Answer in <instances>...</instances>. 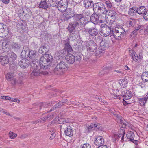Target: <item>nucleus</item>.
<instances>
[{
	"label": "nucleus",
	"instance_id": "obj_58",
	"mask_svg": "<svg viewBox=\"0 0 148 148\" xmlns=\"http://www.w3.org/2000/svg\"><path fill=\"white\" fill-rule=\"evenodd\" d=\"M116 117V120L117 122L118 123H119L120 121V119H122V117L120 115H119L116 114L115 115Z\"/></svg>",
	"mask_w": 148,
	"mask_h": 148
},
{
	"label": "nucleus",
	"instance_id": "obj_38",
	"mask_svg": "<svg viewBox=\"0 0 148 148\" xmlns=\"http://www.w3.org/2000/svg\"><path fill=\"white\" fill-rule=\"evenodd\" d=\"M105 1V3L106 6V9L107 12L108 10L112 8V5L111 2L109 0H106V1Z\"/></svg>",
	"mask_w": 148,
	"mask_h": 148
},
{
	"label": "nucleus",
	"instance_id": "obj_48",
	"mask_svg": "<svg viewBox=\"0 0 148 148\" xmlns=\"http://www.w3.org/2000/svg\"><path fill=\"white\" fill-rule=\"evenodd\" d=\"M109 19L110 20L108 21V22H107V23L108 22V26L111 27L113 29L114 25L113 23L115 22V20L110 18H109Z\"/></svg>",
	"mask_w": 148,
	"mask_h": 148
},
{
	"label": "nucleus",
	"instance_id": "obj_56",
	"mask_svg": "<svg viewBox=\"0 0 148 148\" xmlns=\"http://www.w3.org/2000/svg\"><path fill=\"white\" fill-rule=\"evenodd\" d=\"M137 33H138L136 32V31L134 30L130 34V36L131 37L133 38L137 35Z\"/></svg>",
	"mask_w": 148,
	"mask_h": 148
},
{
	"label": "nucleus",
	"instance_id": "obj_29",
	"mask_svg": "<svg viewBox=\"0 0 148 148\" xmlns=\"http://www.w3.org/2000/svg\"><path fill=\"white\" fill-rule=\"evenodd\" d=\"M49 51L48 47L47 46H42L39 49V52L44 54L47 53Z\"/></svg>",
	"mask_w": 148,
	"mask_h": 148
},
{
	"label": "nucleus",
	"instance_id": "obj_23",
	"mask_svg": "<svg viewBox=\"0 0 148 148\" xmlns=\"http://www.w3.org/2000/svg\"><path fill=\"white\" fill-rule=\"evenodd\" d=\"M139 56H138L136 53L134 51H132V53L131 54L133 59L136 61L138 60H141L143 58V57L142 56H140V54H139Z\"/></svg>",
	"mask_w": 148,
	"mask_h": 148
},
{
	"label": "nucleus",
	"instance_id": "obj_22",
	"mask_svg": "<svg viewBox=\"0 0 148 148\" xmlns=\"http://www.w3.org/2000/svg\"><path fill=\"white\" fill-rule=\"evenodd\" d=\"M10 60L8 56H1L0 57V62L2 65H4L8 64Z\"/></svg>",
	"mask_w": 148,
	"mask_h": 148
},
{
	"label": "nucleus",
	"instance_id": "obj_18",
	"mask_svg": "<svg viewBox=\"0 0 148 148\" xmlns=\"http://www.w3.org/2000/svg\"><path fill=\"white\" fill-rule=\"evenodd\" d=\"M122 95H123V99L125 100L130 99L132 97V93L129 90H125L122 91Z\"/></svg>",
	"mask_w": 148,
	"mask_h": 148
},
{
	"label": "nucleus",
	"instance_id": "obj_28",
	"mask_svg": "<svg viewBox=\"0 0 148 148\" xmlns=\"http://www.w3.org/2000/svg\"><path fill=\"white\" fill-rule=\"evenodd\" d=\"M6 28V26L3 24L0 23V37L3 38L6 36L4 33Z\"/></svg>",
	"mask_w": 148,
	"mask_h": 148
},
{
	"label": "nucleus",
	"instance_id": "obj_2",
	"mask_svg": "<svg viewBox=\"0 0 148 148\" xmlns=\"http://www.w3.org/2000/svg\"><path fill=\"white\" fill-rule=\"evenodd\" d=\"M52 59V56L48 54H45L41 57L39 62L40 68L44 69H47L51 65Z\"/></svg>",
	"mask_w": 148,
	"mask_h": 148
},
{
	"label": "nucleus",
	"instance_id": "obj_62",
	"mask_svg": "<svg viewBox=\"0 0 148 148\" xmlns=\"http://www.w3.org/2000/svg\"><path fill=\"white\" fill-rule=\"evenodd\" d=\"M85 14L87 16H90L91 14L90 11L87 10L85 11Z\"/></svg>",
	"mask_w": 148,
	"mask_h": 148
},
{
	"label": "nucleus",
	"instance_id": "obj_31",
	"mask_svg": "<svg viewBox=\"0 0 148 148\" xmlns=\"http://www.w3.org/2000/svg\"><path fill=\"white\" fill-rule=\"evenodd\" d=\"M39 7L40 8L47 9L50 7L49 5L48 4L47 1V2L45 0L41 1L40 3L39 4Z\"/></svg>",
	"mask_w": 148,
	"mask_h": 148
},
{
	"label": "nucleus",
	"instance_id": "obj_63",
	"mask_svg": "<svg viewBox=\"0 0 148 148\" xmlns=\"http://www.w3.org/2000/svg\"><path fill=\"white\" fill-rule=\"evenodd\" d=\"M56 134L55 133L53 132L52 134L50 137L49 139L50 140H52L54 139L56 137Z\"/></svg>",
	"mask_w": 148,
	"mask_h": 148
},
{
	"label": "nucleus",
	"instance_id": "obj_25",
	"mask_svg": "<svg viewBox=\"0 0 148 148\" xmlns=\"http://www.w3.org/2000/svg\"><path fill=\"white\" fill-rule=\"evenodd\" d=\"M51 105L52 103H40L38 104H35V105L37 106V108H39L40 110H41L42 108H47Z\"/></svg>",
	"mask_w": 148,
	"mask_h": 148
},
{
	"label": "nucleus",
	"instance_id": "obj_12",
	"mask_svg": "<svg viewBox=\"0 0 148 148\" xmlns=\"http://www.w3.org/2000/svg\"><path fill=\"white\" fill-rule=\"evenodd\" d=\"M62 126V128L64 130L65 135L69 136H73V130L70 125L66 127V125L63 124Z\"/></svg>",
	"mask_w": 148,
	"mask_h": 148
},
{
	"label": "nucleus",
	"instance_id": "obj_27",
	"mask_svg": "<svg viewBox=\"0 0 148 148\" xmlns=\"http://www.w3.org/2000/svg\"><path fill=\"white\" fill-rule=\"evenodd\" d=\"M70 15L69 13L68 14L67 12L66 13H64L61 16L60 19L63 21H68L73 16L72 15Z\"/></svg>",
	"mask_w": 148,
	"mask_h": 148
},
{
	"label": "nucleus",
	"instance_id": "obj_49",
	"mask_svg": "<svg viewBox=\"0 0 148 148\" xmlns=\"http://www.w3.org/2000/svg\"><path fill=\"white\" fill-rule=\"evenodd\" d=\"M19 80H17L16 79H14L12 82V84L13 85L16 84H22V80H20V79H19Z\"/></svg>",
	"mask_w": 148,
	"mask_h": 148
},
{
	"label": "nucleus",
	"instance_id": "obj_59",
	"mask_svg": "<svg viewBox=\"0 0 148 148\" xmlns=\"http://www.w3.org/2000/svg\"><path fill=\"white\" fill-rule=\"evenodd\" d=\"M82 56L81 55H77L76 56L75 58L76 61H79L81 60V58Z\"/></svg>",
	"mask_w": 148,
	"mask_h": 148
},
{
	"label": "nucleus",
	"instance_id": "obj_35",
	"mask_svg": "<svg viewBox=\"0 0 148 148\" xmlns=\"http://www.w3.org/2000/svg\"><path fill=\"white\" fill-rule=\"evenodd\" d=\"M147 9L144 6H141L139 8H137V13L139 15H142L145 12Z\"/></svg>",
	"mask_w": 148,
	"mask_h": 148
},
{
	"label": "nucleus",
	"instance_id": "obj_51",
	"mask_svg": "<svg viewBox=\"0 0 148 148\" xmlns=\"http://www.w3.org/2000/svg\"><path fill=\"white\" fill-rule=\"evenodd\" d=\"M9 136L11 139H14L17 136V134L10 131L9 132Z\"/></svg>",
	"mask_w": 148,
	"mask_h": 148
},
{
	"label": "nucleus",
	"instance_id": "obj_36",
	"mask_svg": "<svg viewBox=\"0 0 148 148\" xmlns=\"http://www.w3.org/2000/svg\"><path fill=\"white\" fill-rule=\"evenodd\" d=\"M66 100L62 101H60L58 103H57L55 106H54L51 109V110H50V111H51L53 110V108L56 109V108L60 107L61 106H63L64 103H66Z\"/></svg>",
	"mask_w": 148,
	"mask_h": 148
},
{
	"label": "nucleus",
	"instance_id": "obj_19",
	"mask_svg": "<svg viewBox=\"0 0 148 148\" xmlns=\"http://www.w3.org/2000/svg\"><path fill=\"white\" fill-rule=\"evenodd\" d=\"M104 142V139L101 136H98L96 138L95 140L94 141L95 144L98 146H102L103 145Z\"/></svg>",
	"mask_w": 148,
	"mask_h": 148
},
{
	"label": "nucleus",
	"instance_id": "obj_26",
	"mask_svg": "<svg viewBox=\"0 0 148 148\" xmlns=\"http://www.w3.org/2000/svg\"><path fill=\"white\" fill-rule=\"evenodd\" d=\"M54 117V114H47L44 117L42 118H40L39 120H40V122H45L47 121L50 120L52 119Z\"/></svg>",
	"mask_w": 148,
	"mask_h": 148
},
{
	"label": "nucleus",
	"instance_id": "obj_1",
	"mask_svg": "<svg viewBox=\"0 0 148 148\" xmlns=\"http://www.w3.org/2000/svg\"><path fill=\"white\" fill-rule=\"evenodd\" d=\"M72 18L74 21L69 23L67 29L70 33V36H71L72 38H75L79 35V31L76 29H78L79 25L84 27L88 22L86 21V18L84 17L83 14H75Z\"/></svg>",
	"mask_w": 148,
	"mask_h": 148
},
{
	"label": "nucleus",
	"instance_id": "obj_14",
	"mask_svg": "<svg viewBox=\"0 0 148 148\" xmlns=\"http://www.w3.org/2000/svg\"><path fill=\"white\" fill-rule=\"evenodd\" d=\"M94 12L90 16V19L89 21L86 20L88 23L91 22L95 25H97L99 21V18L98 14Z\"/></svg>",
	"mask_w": 148,
	"mask_h": 148
},
{
	"label": "nucleus",
	"instance_id": "obj_15",
	"mask_svg": "<svg viewBox=\"0 0 148 148\" xmlns=\"http://www.w3.org/2000/svg\"><path fill=\"white\" fill-rule=\"evenodd\" d=\"M65 58L67 62L70 64H73L75 60V56L71 53L68 54L66 56Z\"/></svg>",
	"mask_w": 148,
	"mask_h": 148
},
{
	"label": "nucleus",
	"instance_id": "obj_43",
	"mask_svg": "<svg viewBox=\"0 0 148 148\" xmlns=\"http://www.w3.org/2000/svg\"><path fill=\"white\" fill-rule=\"evenodd\" d=\"M14 74L11 73H9L5 75V77L8 80H11L14 78Z\"/></svg>",
	"mask_w": 148,
	"mask_h": 148
},
{
	"label": "nucleus",
	"instance_id": "obj_8",
	"mask_svg": "<svg viewBox=\"0 0 148 148\" xmlns=\"http://www.w3.org/2000/svg\"><path fill=\"white\" fill-rule=\"evenodd\" d=\"M68 1L67 0H61L58 2V4H56L55 7H56L58 10L62 12H66L67 7Z\"/></svg>",
	"mask_w": 148,
	"mask_h": 148
},
{
	"label": "nucleus",
	"instance_id": "obj_24",
	"mask_svg": "<svg viewBox=\"0 0 148 148\" xmlns=\"http://www.w3.org/2000/svg\"><path fill=\"white\" fill-rule=\"evenodd\" d=\"M148 99L147 97H146L145 95H144L142 98L140 97H138V99L140 105L144 106L147 102Z\"/></svg>",
	"mask_w": 148,
	"mask_h": 148
},
{
	"label": "nucleus",
	"instance_id": "obj_5",
	"mask_svg": "<svg viewBox=\"0 0 148 148\" xmlns=\"http://www.w3.org/2000/svg\"><path fill=\"white\" fill-rule=\"evenodd\" d=\"M67 69V64L65 62L61 61L59 63L53 70L54 73L57 75L60 74Z\"/></svg>",
	"mask_w": 148,
	"mask_h": 148
},
{
	"label": "nucleus",
	"instance_id": "obj_4",
	"mask_svg": "<svg viewBox=\"0 0 148 148\" xmlns=\"http://www.w3.org/2000/svg\"><path fill=\"white\" fill-rule=\"evenodd\" d=\"M112 33L116 39L119 40L123 38L125 32L123 28L121 27H116L114 30L113 29Z\"/></svg>",
	"mask_w": 148,
	"mask_h": 148
},
{
	"label": "nucleus",
	"instance_id": "obj_57",
	"mask_svg": "<svg viewBox=\"0 0 148 148\" xmlns=\"http://www.w3.org/2000/svg\"><path fill=\"white\" fill-rule=\"evenodd\" d=\"M76 49L78 51H81V49H82V46L81 44H79L78 45H76Z\"/></svg>",
	"mask_w": 148,
	"mask_h": 148
},
{
	"label": "nucleus",
	"instance_id": "obj_10",
	"mask_svg": "<svg viewBox=\"0 0 148 148\" xmlns=\"http://www.w3.org/2000/svg\"><path fill=\"white\" fill-rule=\"evenodd\" d=\"M48 74V72L45 71H41L38 69H34L30 74L31 77H34Z\"/></svg>",
	"mask_w": 148,
	"mask_h": 148
},
{
	"label": "nucleus",
	"instance_id": "obj_44",
	"mask_svg": "<svg viewBox=\"0 0 148 148\" xmlns=\"http://www.w3.org/2000/svg\"><path fill=\"white\" fill-rule=\"evenodd\" d=\"M120 121L119 122V123L120 124L123 123L124 125V127H129L130 126V125L127 121L123 119H120Z\"/></svg>",
	"mask_w": 148,
	"mask_h": 148
},
{
	"label": "nucleus",
	"instance_id": "obj_17",
	"mask_svg": "<svg viewBox=\"0 0 148 148\" xmlns=\"http://www.w3.org/2000/svg\"><path fill=\"white\" fill-rule=\"evenodd\" d=\"M83 4L84 7L87 9H90L93 8L94 5L92 0H84Z\"/></svg>",
	"mask_w": 148,
	"mask_h": 148
},
{
	"label": "nucleus",
	"instance_id": "obj_40",
	"mask_svg": "<svg viewBox=\"0 0 148 148\" xmlns=\"http://www.w3.org/2000/svg\"><path fill=\"white\" fill-rule=\"evenodd\" d=\"M110 12V18L115 20L117 16L116 12L114 11H111Z\"/></svg>",
	"mask_w": 148,
	"mask_h": 148
},
{
	"label": "nucleus",
	"instance_id": "obj_54",
	"mask_svg": "<svg viewBox=\"0 0 148 148\" xmlns=\"http://www.w3.org/2000/svg\"><path fill=\"white\" fill-rule=\"evenodd\" d=\"M143 15L145 20H148V10H146L145 12L143 13Z\"/></svg>",
	"mask_w": 148,
	"mask_h": 148
},
{
	"label": "nucleus",
	"instance_id": "obj_32",
	"mask_svg": "<svg viewBox=\"0 0 148 148\" xmlns=\"http://www.w3.org/2000/svg\"><path fill=\"white\" fill-rule=\"evenodd\" d=\"M60 122H61L60 123L61 125H60V127L62 128V125L63 124L66 125V127L70 125V124L69 123L70 122V121H69V118L61 119Z\"/></svg>",
	"mask_w": 148,
	"mask_h": 148
},
{
	"label": "nucleus",
	"instance_id": "obj_11",
	"mask_svg": "<svg viewBox=\"0 0 148 148\" xmlns=\"http://www.w3.org/2000/svg\"><path fill=\"white\" fill-rule=\"evenodd\" d=\"M63 44L64 45V50H65L68 54L69 53H73V51L72 47L70 44L69 38L67 39L66 40H63Z\"/></svg>",
	"mask_w": 148,
	"mask_h": 148
},
{
	"label": "nucleus",
	"instance_id": "obj_52",
	"mask_svg": "<svg viewBox=\"0 0 148 148\" xmlns=\"http://www.w3.org/2000/svg\"><path fill=\"white\" fill-rule=\"evenodd\" d=\"M80 148H91V146L88 143H84L81 145Z\"/></svg>",
	"mask_w": 148,
	"mask_h": 148
},
{
	"label": "nucleus",
	"instance_id": "obj_13",
	"mask_svg": "<svg viewBox=\"0 0 148 148\" xmlns=\"http://www.w3.org/2000/svg\"><path fill=\"white\" fill-rule=\"evenodd\" d=\"M88 34L90 36L94 37L97 36L98 33L99 31L96 26L92 27L88 29L87 30Z\"/></svg>",
	"mask_w": 148,
	"mask_h": 148
},
{
	"label": "nucleus",
	"instance_id": "obj_55",
	"mask_svg": "<svg viewBox=\"0 0 148 148\" xmlns=\"http://www.w3.org/2000/svg\"><path fill=\"white\" fill-rule=\"evenodd\" d=\"M141 29V26L140 25H137V26H135V27L134 28V30L138 33V32L140 29Z\"/></svg>",
	"mask_w": 148,
	"mask_h": 148
},
{
	"label": "nucleus",
	"instance_id": "obj_30",
	"mask_svg": "<svg viewBox=\"0 0 148 148\" xmlns=\"http://www.w3.org/2000/svg\"><path fill=\"white\" fill-rule=\"evenodd\" d=\"M66 51L64 49L60 50L57 53V57L60 59V58H62L64 57L67 54Z\"/></svg>",
	"mask_w": 148,
	"mask_h": 148
},
{
	"label": "nucleus",
	"instance_id": "obj_7",
	"mask_svg": "<svg viewBox=\"0 0 148 148\" xmlns=\"http://www.w3.org/2000/svg\"><path fill=\"white\" fill-rule=\"evenodd\" d=\"M85 44L87 50L89 51L88 54L90 56V52H94L96 51L97 47V45L92 40L86 41Z\"/></svg>",
	"mask_w": 148,
	"mask_h": 148
},
{
	"label": "nucleus",
	"instance_id": "obj_3",
	"mask_svg": "<svg viewBox=\"0 0 148 148\" xmlns=\"http://www.w3.org/2000/svg\"><path fill=\"white\" fill-rule=\"evenodd\" d=\"M94 12H96L99 14L107 13L106 7L103 3L101 2H97L94 3L93 8Z\"/></svg>",
	"mask_w": 148,
	"mask_h": 148
},
{
	"label": "nucleus",
	"instance_id": "obj_20",
	"mask_svg": "<svg viewBox=\"0 0 148 148\" xmlns=\"http://www.w3.org/2000/svg\"><path fill=\"white\" fill-rule=\"evenodd\" d=\"M24 52H25V57H29L30 58H34L36 55H37V53H35L34 51L33 50H31L30 51H28L27 52V51H25V50L24 51H23L21 53V55Z\"/></svg>",
	"mask_w": 148,
	"mask_h": 148
},
{
	"label": "nucleus",
	"instance_id": "obj_50",
	"mask_svg": "<svg viewBox=\"0 0 148 148\" xmlns=\"http://www.w3.org/2000/svg\"><path fill=\"white\" fill-rule=\"evenodd\" d=\"M9 44L8 40H4L2 43V47L7 48L9 46Z\"/></svg>",
	"mask_w": 148,
	"mask_h": 148
},
{
	"label": "nucleus",
	"instance_id": "obj_16",
	"mask_svg": "<svg viewBox=\"0 0 148 148\" xmlns=\"http://www.w3.org/2000/svg\"><path fill=\"white\" fill-rule=\"evenodd\" d=\"M20 66L23 68H27L29 65V63L28 60H27L25 58L22 59L19 62Z\"/></svg>",
	"mask_w": 148,
	"mask_h": 148
},
{
	"label": "nucleus",
	"instance_id": "obj_60",
	"mask_svg": "<svg viewBox=\"0 0 148 148\" xmlns=\"http://www.w3.org/2000/svg\"><path fill=\"white\" fill-rule=\"evenodd\" d=\"M31 62V64H32L33 65L36 64V66H37V64H38V62H36V60L35 59H33Z\"/></svg>",
	"mask_w": 148,
	"mask_h": 148
},
{
	"label": "nucleus",
	"instance_id": "obj_21",
	"mask_svg": "<svg viewBox=\"0 0 148 148\" xmlns=\"http://www.w3.org/2000/svg\"><path fill=\"white\" fill-rule=\"evenodd\" d=\"M126 23L128 27H133L135 26L136 22L135 19L130 18L127 21Z\"/></svg>",
	"mask_w": 148,
	"mask_h": 148
},
{
	"label": "nucleus",
	"instance_id": "obj_9",
	"mask_svg": "<svg viewBox=\"0 0 148 148\" xmlns=\"http://www.w3.org/2000/svg\"><path fill=\"white\" fill-rule=\"evenodd\" d=\"M126 137L130 141H132L136 144L135 148H137L138 147L139 145L134 132L132 131L128 132L126 134Z\"/></svg>",
	"mask_w": 148,
	"mask_h": 148
},
{
	"label": "nucleus",
	"instance_id": "obj_41",
	"mask_svg": "<svg viewBox=\"0 0 148 148\" xmlns=\"http://www.w3.org/2000/svg\"><path fill=\"white\" fill-rule=\"evenodd\" d=\"M101 51H100V50L99 49H98V50H97V51H96L95 52H94L92 53V55L91 56H91L89 58H88L89 59L90 58V59L92 60V57L93 56H99L100 54H103L101 53Z\"/></svg>",
	"mask_w": 148,
	"mask_h": 148
},
{
	"label": "nucleus",
	"instance_id": "obj_42",
	"mask_svg": "<svg viewBox=\"0 0 148 148\" xmlns=\"http://www.w3.org/2000/svg\"><path fill=\"white\" fill-rule=\"evenodd\" d=\"M8 56L9 58L10 61L12 59V60H15L16 58V55L13 52H12L8 55Z\"/></svg>",
	"mask_w": 148,
	"mask_h": 148
},
{
	"label": "nucleus",
	"instance_id": "obj_33",
	"mask_svg": "<svg viewBox=\"0 0 148 148\" xmlns=\"http://www.w3.org/2000/svg\"><path fill=\"white\" fill-rule=\"evenodd\" d=\"M137 8L133 7L130 8L129 10L128 14L132 16H134L137 13Z\"/></svg>",
	"mask_w": 148,
	"mask_h": 148
},
{
	"label": "nucleus",
	"instance_id": "obj_37",
	"mask_svg": "<svg viewBox=\"0 0 148 148\" xmlns=\"http://www.w3.org/2000/svg\"><path fill=\"white\" fill-rule=\"evenodd\" d=\"M141 78L143 81L148 82V72L143 73L141 75Z\"/></svg>",
	"mask_w": 148,
	"mask_h": 148
},
{
	"label": "nucleus",
	"instance_id": "obj_45",
	"mask_svg": "<svg viewBox=\"0 0 148 148\" xmlns=\"http://www.w3.org/2000/svg\"><path fill=\"white\" fill-rule=\"evenodd\" d=\"M57 0H48L47 1L48 2V4L49 5L50 7L53 6L55 7V4L56 3Z\"/></svg>",
	"mask_w": 148,
	"mask_h": 148
},
{
	"label": "nucleus",
	"instance_id": "obj_46",
	"mask_svg": "<svg viewBox=\"0 0 148 148\" xmlns=\"http://www.w3.org/2000/svg\"><path fill=\"white\" fill-rule=\"evenodd\" d=\"M16 27L18 29L24 30L25 29V26L23 23L21 22H18L17 24Z\"/></svg>",
	"mask_w": 148,
	"mask_h": 148
},
{
	"label": "nucleus",
	"instance_id": "obj_53",
	"mask_svg": "<svg viewBox=\"0 0 148 148\" xmlns=\"http://www.w3.org/2000/svg\"><path fill=\"white\" fill-rule=\"evenodd\" d=\"M119 139L118 134H113L112 135V139L114 143H115L118 141Z\"/></svg>",
	"mask_w": 148,
	"mask_h": 148
},
{
	"label": "nucleus",
	"instance_id": "obj_61",
	"mask_svg": "<svg viewBox=\"0 0 148 148\" xmlns=\"http://www.w3.org/2000/svg\"><path fill=\"white\" fill-rule=\"evenodd\" d=\"M2 112H3V113H4L6 114V115L10 116L11 117H12L13 116V115L11 114H10L8 112L6 111V110H3V111Z\"/></svg>",
	"mask_w": 148,
	"mask_h": 148
},
{
	"label": "nucleus",
	"instance_id": "obj_34",
	"mask_svg": "<svg viewBox=\"0 0 148 148\" xmlns=\"http://www.w3.org/2000/svg\"><path fill=\"white\" fill-rule=\"evenodd\" d=\"M119 83L121 85V88H124L127 86L128 82L127 79H122L119 80Z\"/></svg>",
	"mask_w": 148,
	"mask_h": 148
},
{
	"label": "nucleus",
	"instance_id": "obj_39",
	"mask_svg": "<svg viewBox=\"0 0 148 148\" xmlns=\"http://www.w3.org/2000/svg\"><path fill=\"white\" fill-rule=\"evenodd\" d=\"M125 130L124 129L120 130V134H119L118 135L119 138L122 136L121 139V141L122 142H123V141H125V140H124V136L125 134Z\"/></svg>",
	"mask_w": 148,
	"mask_h": 148
},
{
	"label": "nucleus",
	"instance_id": "obj_6",
	"mask_svg": "<svg viewBox=\"0 0 148 148\" xmlns=\"http://www.w3.org/2000/svg\"><path fill=\"white\" fill-rule=\"evenodd\" d=\"M113 28L111 27L108 26L105 24L102 25L101 26L100 34L104 37L108 36L110 34H111Z\"/></svg>",
	"mask_w": 148,
	"mask_h": 148
},
{
	"label": "nucleus",
	"instance_id": "obj_64",
	"mask_svg": "<svg viewBox=\"0 0 148 148\" xmlns=\"http://www.w3.org/2000/svg\"><path fill=\"white\" fill-rule=\"evenodd\" d=\"M2 99H3L8 100H10L11 99V98L10 97H8V96H2Z\"/></svg>",
	"mask_w": 148,
	"mask_h": 148
},
{
	"label": "nucleus",
	"instance_id": "obj_47",
	"mask_svg": "<svg viewBox=\"0 0 148 148\" xmlns=\"http://www.w3.org/2000/svg\"><path fill=\"white\" fill-rule=\"evenodd\" d=\"M11 45L14 49H18L20 48V45L16 43L13 42Z\"/></svg>",
	"mask_w": 148,
	"mask_h": 148
}]
</instances>
